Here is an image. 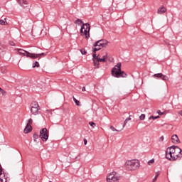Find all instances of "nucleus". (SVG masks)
Returning <instances> with one entry per match:
<instances>
[{
    "label": "nucleus",
    "mask_w": 182,
    "mask_h": 182,
    "mask_svg": "<svg viewBox=\"0 0 182 182\" xmlns=\"http://www.w3.org/2000/svg\"><path fill=\"white\" fill-rule=\"evenodd\" d=\"M166 158L167 160L174 161L182 158V149L178 146L168 147L166 150Z\"/></svg>",
    "instance_id": "1"
},
{
    "label": "nucleus",
    "mask_w": 182,
    "mask_h": 182,
    "mask_svg": "<svg viewBox=\"0 0 182 182\" xmlns=\"http://www.w3.org/2000/svg\"><path fill=\"white\" fill-rule=\"evenodd\" d=\"M74 23H75V25H82V23L80 29L81 36H85L86 39L90 38V25L89 23H83L82 20L77 18Z\"/></svg>",
    "instance_id": "2"
},
{
    "label": "nucleus",
    "mask_w": 182,
    "mask_h": 182,
    "mask_svg": "<svg viewBox=\"0 0 182 182\" xmlns=\"http://www.w3.org/2000/svg\"><path fill=\"white\" fill-rule=\"evenodd\" d=\"M112 75L114 77H127V74L122 71V63H118L112 70Z\"/></svg>",
    "instance_id": "3"
},
{
    "label": "nucleus",
    "mask_w": 182,
    "mask_h": 182,
    "mask_svg": "<svg viewBox=\"0 0 182 182\" xmlns=\"http://www.w3.org/2000/svg\"><path fill=\"white\" fill-rule=\"evenodd\" d=\"M16 50L18 53V55H23V56H26V58H30L31 59H38V58H41V56H45L46 55L45 53L39 54L31 53L22 48H17Z\"/></svg>",
    "instance_id": "4"
},
{
    "label": "nucleus",
    "mask_w": 182,
    "mask_h": 182,
    "mask_svg": "<svg viewBox=\"0 0 182 182\" xmlns=\"http://www.w3.org/2000/svg\"><path fill=\"white\" fill-rule=\"evenodd\" d=\"M125 167L129 171L137 170L140 167V162L137 159L128 160L125 163Z\"/></svg>",
    "instance_id": "5"
},
{
    "label": "nucleus",
    "mask_w": 182,
    "mask_h": 182,
    "mask_svg": "<svg viewBox=\"0 0 182 182\" xmlns=\"http://www.w3.org/2000/svg\"><path fill=\"white\" fill-rule=\"evenodd\" d=\"M41 110V107H39V104H38L37 102H33L31 104V112L32 114H34V116H36L39 114V111Z\"/></svg>",
    "instance_id": "6"
},
{
    "label": "nucleus",
    "mask_w": 182,
    "mask_h": 182,
    "mask_svg": "<svg viewBox=\"0 0 182 182\" xmlns=\"http://www.w3.org/2000/svg\"><path fill=\"white\" fill-rule=\"evenodd\" d=\"M0 181L1 182H9V176L5 170L2 168V165L0 164Z\"/></svg>",
    "instance_id": "7"
},
{
    "label": "nucleus",
    "mask_w": 182,
    "mask_h": 182,
    "mask_svg": "<svg viewBox=\"0 0 182 182\" xmlns=\"http://www.w3.org/2000/svg\"><path fill=\"white\" fill-rule=\"evenodd\" d=\"M119 180H120V178L117 176V173H116V171L109 173L107 176V182H115L119 181Z\"/></svg>",
    "instance_id": "8"
},
{
    "label": "nucleus",
    "mask_w": 182,
    "mask_h": 182,
    "mask_svg": "<svg viewBox=\"0 0 182 182\" xmlns=\"http://www.w3.org/2000/svg\"><path fill=\"white\" fill-rule=\"evenodd\" d=\"M40 139L43 141H47V140L49 139V131H48V129L43 128L40 131Z\"/></svg>",
    "instance_id": "9"
},
{
    "label": "nucleus",
    "mask_w": 182,
    "mask_h": 182,
    "mask_svg": "<svg viewBox=\"0 0 182 182\" xmlns=\"http://www.w3.org/2000/svg\"><path fill=\"white\" fill-rule=\"evenodd\" d=\"M108 42L105 39H102L100 41H97L96 43H94V46L103 48H105V46H107Z\"/></svg>",
    "instance_id": "10"
},
{
    "label": "nucleus",
    "mask_w": 182,
    "mask_h": 182,
    "mask_svg": "<svg viewBox=\"0 0 182 182\" xmlns=\"http://www.w3.org/2000/svg\"><path fill=\"white\" fill-rule=\"evenodd\" d=\"M32 123H33L32 118H30L28 120V123L26 124V127L24 129V133L26 134H28V133H31V132H32V126H31Z\"/></svg>",
    "instance_id": "11"
},
{
    "label": "nucleus",
    "mask_w": 182,
    "mask_h": 182,
    "mask_svg": "<svg viewBox=\"0 0 182 182\" xmlns=\"http://www.w3.org/2000/svg\"><path fill=\"white\" fill-rule=\"evenodd\" d=\"M92 56L94 59H96L97 62H106V60L107 59V53H105V55L102 56V58H100L99 55H96V53L94 52Z\"/></svg>",
    "instance_id": "12"
},
{
    "label": "nucleus",
    "mask_w": 182,
    "mask_h": 182,
    "mask_svg": "<svg viewBox=\"0 0 182 182\" xmlns=\"http://www.w3.org/2000/svg\"><path fill=\"white\" fill-rule=\"evenodd\" d=\"M153 77H156L157 79H161L164 82H167L168 80V77L167 75H163V73H157L153 75Z\"/></svg>",
    "instance_id": "13"
},
{
    "label": "nucleus",
    "mask_w": 182,
    "mask_h": 182,
    "mask_svg": "<svg viewBox=\"0 0 182 182\" xmlns=\"http://www.w3.org/2000/svg\"><path fill=\"white\" fill-rule=\"evenodd\" d=\"M171 140H172V143H173V144H179V143H180V139H178V136H177V134H173L171 136Z\"/></svg>",
    "instance_id": "14"
},
{
    "label": "nucleus",
    "mask_w": 182,
    "mask_h": 182,
    "mask_svg": "<svg viewBox=\"0 0 182 182\" xmlns=\"http://www.w3.org/2000/svg\"><path fill=\"white\" fill-rule=\"evenodd\" d=\"M166 12H167V9L164 6L159 7L157 11V14H159V15H163V14H166Z\"/></svg>",
    "instance_id": "15"
},
{
    "label": "nucleus",
    "mask_w": 182,
    "mask_h": 182,
    "mask_svg": "<svg viewBox=\"0 0 182 182\" xmlns=\"http://www.w3.org/2000/svg\"><path fill=\"white\" fill-rule=\"evenodd\" d=\"M18 2L21 6H26L28 5V1L26 0H18Z\"/></svg>",
    "instance_id": "16"
},
{
    "label": "nucleus",
    "mask_w": 182,
    "mask_h": 182,
    "mask_svg": "<svg viewBox=\"0 0 182 182\" xmlns=\"http://www.w3.org/2000/svg\"><path fill=\"white\" fill-rule=\"evenodd\" d=\"M130 120H132V118L130 117H127L124 122V125H123V128H124L126 127V124H127V122H130Z\"/></svg>",
    "instance_id": "17"
},
{
    "label": "nucleus",
    "mask_w": 182,
    "mask_h": 182,
    "mask_svg": "<svg viewBox=\"0 0 182 182\" xmlns=\"http://www.w3.org/2000/svg\"><path fill=\"white\" fill-rule=\"evenodd\" d=\"M95 48H93V53H96L98 50H100V49H102L101 47L99 46H94Z\"/></svg>",
    "instance_id": "18"
},
{
    "label": "nucleus",
    "mask_w": 182,
    "mask_h": 182,
    "mask_svg": "<svg viewBox=\"0 0 182 182\" xmlns=\"http://www.w3.org/2000/svg\"><path fill=\"white\" fill-rule=\"evenodd\" d=\"M156 175L155 177L154 178L152 182H156V181H157V178H159V176H160V173H159V172H156Z\"/></svg>",
    "instance_id": "19"
},
{
    "label": "nucleus",
    "mask_w": 182,
    "mask_h": 182,
    "mask_svg": "<svg viewBox=\"0 0 182 182\" xmlns=\"http://www.w3.org/2000/svg\"><path fill=\"white\" fill-rule=\"evenodd\" d=\"M73 100L77 106H80V101L77 100L75 97H73Z\"/></svg>",
    "instance_id": "20"
},
{
    "label": "nucleus",
    "mask_w": 182,
    "mask_h": 182,
    "mask_svg": "<svg viewBox=\"0 0 182 182\" xmlns=\"http://www.w3.org/2000/svg\"><path fill=\"white\" fill-rule=\"evenodd\" d=\"M39 68V63L38 61H36L33 64V68Z\"/></svg>",
    "instance_id": "21"
},
{
    "label": "nucleus",
    "mask_w": 182,
    "mask_h": 182,
    "mask_svg": "<svg viewBox=\"0 0 182 182\" xmlns=\"http://www.w3.org/2000/svg\"><path fill=\"white\" fill-rule=\"evenodd\" d=\"M89 124H90V126H91V127H92V129H95V127H96V123H95L93 122H90Z\"/></svg>",
    "instance_id": "22"
},
{
    "label": "nucleus",
    "mask_w": 182,
    "mask_h": 182,
    "mask_svg": "<svg viewBox=\"0 0 182 182\" xmlns=\"http://www.w3.org/2000/svg\"><path fill=\"white\" fill-rule=\"evenodd\" d=\"M33 139H34V141H36V139H39V135L38 134H34Z\"/></svg>",
    "instance_id": "23"
},
{
    "label": "nucleus",
    "mask_w": 182,
    "mask_h": 182,
    "mask_svg": "<svg viewBox=\"0 0 182 182\" xmlns=\"http://www.w3.org/2000/svg\"><path fill=\"white\" fill-rule=\"evenodd\" d=\"M140 120H144L146 119V115L144 114H142L139 117Z\"/></svg>",
    "instance_id": "24"
},
{
    "label": "nucleus",
    "mask_w": 182,
    "mask_h": 182,
    "mask_svg": "<svg viewBox=\"0 0 182 182\" xmlns=\"http://www.w3.org/2000/svg\"><path fill=\"white\" fill-rule=\"evenodd\" d=\"M6 22V18H4V20H0V25H5Z\"/></svg>",
    "instance_id": "25"
},
{
    "label": "nucleus",
    "mask_w": 182,
    "mask_h": 182,
    "mask_svg": "<svg viewBox=\"0 0 182 182\" xmlns=\"http://www.w3.org/2000/svg\"><path fill=\"white\" fill-rule=\"evenodd\" d=\"M160 116H156V117H154V116H151L149 117V119H153V120H156V119H159Z\"/></svg>",
    "instance_id": "26"
},
{
    "label": "nucleus",
    "mask_w": 182,
    "mask_h": 182,
    "mask_svg": "<svg viewBox=\"0 0 182 182\" xmlns=\"http://www.w3.org/2000/svg\"><path fill=\"white\" fill-rule=\"evenodd\" d=\"M80 52H81L82 55H86V50H85V49H81Z\"/></svg>",
    "instance_id": "27"
},
{
    "label": "nucleus",
    "mask_w": 182,
    "mask_h": 182,
    "mask_svg": "<svg viewBox=\"0 0 182 182\" xmlns=\"http://www.w3.org/2000/svg\"><path fill=\"white\" fill-rule=\"evenodd\" d=\"M110 129H111V130H112V132H117V129H116V128H114V127H113V126H111Z\"/></svg>",
    "instance_id": "28"
},
{
    "label": "nucleus",
    "mask_w": 182,
    "mask_h": 182,
    "mask_svg": "<svg viewBox=\"0 0 182 182\" xmlns=\"http://www.w3.org/2000/svg\"><path fill=\"white\" fill-rule=\"evenodd\" d=\"M157 113H158V114H159V116H162V114H164V112H161V111H160V110H158Z\"/></svg>",
    "instance_id": "29"
},
{
    "label": "nucleus",
    "mask_w": 182,
    "mask_h": 182,
    "mask_svg": "<svg viewBox=\"0 0 182 182\" xmlns=\"http://www.w3.org/2000/svg\"><path fill=\"white\" fill-rule=\"evenodd\" d=\"M159 141H164V136H161L159 138Z\"/></svg>",
    "instance_id": "30"
},
{
    "label": "nucleus",
    "mask_w": 182,
    "mask_h": 182,
    "mask_svg": "<svg viewBox=\"0 0 182 182\" xmlns=\"http://www.w3.org/2000/svg\"><path fill=\"white\" fill-rule=\"evenodd\" d=\"M9 45H11V46H15L14 41H9Z\"/></svg>",
    "instance_id": "31"
},
{
    "label": "nucleus",
    "mask_w": 182,
    "mask_h": 182,
    "mask_svg": "<svg viewBox=\"0 0 182 182\" xmlns=\"http://www.w3.org/2000/svg\"><path fill=\"white\" fill-rule=\"evenodd\" d=\"M154 163V159H151L149 161H148V164Z\"/></svg>",
    "instance_id": "32"
},
{
    "label": "nucleus",
    "mask_w": 182,
    "mask_h": 182,
    "mask_svg": "<svg viewBox=\"0 0 182 182\" xmlns=\"http://www.w3.org/2000/svg\"><path fill=\"white\" fill-rule=\"evenodd\" d=\"M1 93H2V95H5V93H6V92H5V90H4V89L1 88V90H0Z\"/></svg>",
    "instance_id": "33"
},
{
    "label": "nucleus",
    "mask_w": 182,
    "mask_h": 182,
    "mask_svg": "<svg viewBox=\"0 0 182 182\" xmlns=\"http://www.w3.org/2000/svg\"><path fill=\"white\" fill-rule=\"evenodd\" d=\"M84 144H85V146H86V144H87V139H84Z\"/></svg>",
    "instance_id": "34"
},
{
    "label": "nucleus",
    "mask_w": 182,
    "mask_h": 182,
    "mask_svg": "<svg viewBox=\"0 0 182 182\" xmlns=\"http://www.w3.org/2000/svg\"><path fill=\"white\" fill-rule=\"evenodd\" d=\"M82 156V154H80L77 157L76 159H78V160H80V156Z\"/></svg>",
    "instance_id": "35"
},
{
    "label": "nucleus",
    "mask_w": 182,
    "mask_h": 182,
    "mask_svg": "<svg viewBox=\"0 0 182 182\" xmlns=\"http://www.w3.org/2000/svg\"><path fill=\"white\" fill-rule=\"evenodd\" d=\"M82 92H85L86 90V87H83L82 89Z\"/></svg>",
    "instance_id": "36"
},
{
    "label": "nucleus",
    "mask_w": 182,
    "mask_h": 182,
    "mask_svg": "<svg viewBox=\"0 0 182 182\" xmlns=\"http://www.w3.org/2000/svg\"><path fill=\"white\" fill-rule=\"evenodd\" d=\"M178 114L182 116V110L178 112Z\"/></svg>",
    "instance_id": "37"
},
{
    "label": "nucleus",
    "mask_w": 182,
    "mask_h": 182,
    "mask_svg": "<svg viewBox=\"0 0 182 182\" xmlns=\"http://www.w3.org/2000/svg\"><path fill=\"white\" fill-rule=\"evenodd\" d=\"M94 65H95V66H96V63H95V61H94Z\"/></svg>",
    "instance_id": "38"
},
{
    "label": "nucleus",
    "mask_w": 182,
    "mask_h": 182,
    "mask_svg": "<svg viewBox=\"0 0 182 182\" xmlns=\"http://www.w3.org/2000/svg\"><path fill=\"white\" fill-rule=\"evenodd\" d=\"M0 90H2V88L0 87Z\"/></svg>",
    "instance_id": "39"
},
{
    "label": "nucleus",
    "mask_w": 182,
    "mask_h": 182,
    "mask_svg": "<svg viewBox=\"0 0 182 182\" xmlns=\"http://www.w3.org/2000/svg\"><path fill=\"white\" fill-rule=\"evenodd\" d=\"M48 112H50V110H48Z\"/></svg>",
    "instance_id": "40"
},
{
    "label": "nucleus",
    "mask_w": 182,
    "mask_h": 182,
    "mask_svg": "<svg viewBox=\"0 0 182 182\" xmlns=\"http://www.w3.org/2000/svg\"><path fill=\"white\" fill-rule=\"evenodd\" d=\"M50 182H52V181H50Z\"/></svg>",
    "instance_id": "41"
}]
</instances>
